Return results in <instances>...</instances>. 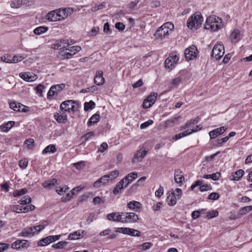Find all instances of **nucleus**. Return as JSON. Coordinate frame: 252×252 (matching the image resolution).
Here are the masks:
<instances>
[{
    "label": "nucleus",
    "instance_id": "8",
    "mask_svg": "<svg viewBox=\"0 0 252 252\" xmlns=\"http://www.w3.org/2000/svg\"><path fill=\"white\" fill-rule=\"evenodd\" d=\"M58 14V17L60 21L63 20L66 18L68 16L71 15L73 10L72 8H64L63 9H56Z\"/></svg>",
    "mask_w": 252,
    "mask_h": 252
},
{
    "label": "nucleus",
    "instance_id": "34",
    "mask_svg": "<svg viewBox=\"0 0 252 252\" xmlns=\"http://www.w3.org/2000/svg\"><path fill=\"white\" fill-rule=\"evenodd\" d=\"M15 124L14 121H9L6 124L2 125L0 126V129L4 132L8 131Z\"/></svg>",
    "mask_w": 252,
    "mask_h": 252
},
{
    "label": "nucleus",
    "instance_id": "27",
    "mask_svg": "<svg viewBox=\"0 0 252 252\" xmlns=\"http://www.w3.org/2000/svg\"><path fill=\"white\" fill-rule=\"evenodd\" d=\"M72 103H75V101L73 100H68L63 102L60 105V109L63 110L65 112H69L70 106Z\"/></svg>",
    "mask_w": 252,
    "mask_h": 252
},
{
    "label": "nucleus",
    "instance_id": "2",
    "mask_svg": "<svg viewBox=\"0 0 252 252\" xmlns=\"http://www.w3.org/2000/svg\"><path fill=\"white\" fill-rule=\"evenodd\" d=\"M222 27V21L217 16H209L206 19L205 28L213 31H217Z\"/></svg>",
    "mask_w": 252,
    "mask_h": 252
},
{
    "label": "nucleus",
    "instance_id": "35",
    "mask_svg": "<svg viewBox=\"0 0 252 252\" xmlns=\"http://www.w3.org/2000/svg\"><path fill=\"white\" fill-rule=\"evenodd\" d=\"M100 118V116L99 114H95L93 115L89 120L87 125L88 126H91L92 125L97 123Z\"/></svg>",
    "mask_w": 252,
    "mask_h": 252
},
{
    "label": "nucleus",
    "instance_id": "25",
    "mask_svg": "<svg viewBox=\"0 0 252 252\" xmlns=\"http://www.w3.org/2000/svg\"><path fill=\"white\" fill-rule=\"evenodd\" d=\"M167 203L170 206L174 205L177 202V198L175 197V194L172 191H169L167 193Z\"/></svg>",
    "mask_w": 252,
    "mask_h": 252
},
{
    "label": "nucleus",
    "instance_id": "18",
    "mask_svg": "<svg viewBox=\"0 0 252 252\" xmlns=\"http://www.w3.org/2000/svg\"><path fill=\"white\" fill-rule=\"evenodd\" d=\"M19 76L24 80L27 82H32L37 78L36 75L32 72L21 73L19 74Z\"/></svg>",
    "mask_w": 252,
    "mask_h": 252
},
{
    "label": "nucleus",
    "instance_id": "4",
    "mask_svg": "<svg viewBox=\"0 0 252 252\" xmlns=\"http://www.w3.org/2000/svg\"><path fill=\"white\" fill-rule=\"evenodd\" d=\"M197 123V121L195 120H190L188 121L185 125H183L180 129L183 130L187 128L185 131H187L189 133V135L192 133L193 132H196L201 129L202 127H200V126H195V124Z\"/></svg>",
    "mask_w": 252,
    "mask_h": 252
},
{
    "label": "nucleus",
    "instance_id": "43",
    "mask_svg": "<svg viewBox=\"0 0 252 252\" xmlns=\"http://www.w3.org/2000/svg\"><path fill=\"white\" fill-rule=\"evenodd\" d=\"M67 245V242L65 241H60L57 244L52 245V247L55 249H63Z\"/></svg>",
    "mask_w": 252,
    "mask_h": 252
},
{
    "label": "nucleus",
    "instance_id": "61",
    "mask_svg": "<svg viewBox=\"0 0 252 252\" xmlns=\"http://www.w3.org/2000/svg\"><path fill=\"white\" fill-rule=\"evenodd\" d=\"M25 58L24 57L14 56L11 59V63H17L21 62Z\"/></svg>",
    "mask_w": 252,
    "mask_h": 252
},
{
    "label": "nucleus",
    "instance_id": "44",
    "mask_svg": "<svg viewBox=\"0 0 252 252\" xmlns=\"http://www.w3.org/2000/svg\"><path fill=\"white\" fill-rule=\"evenodd\" d=\"M94 106L95 103L92 100H90L89 102H86L84 103V110L88 111V110L92 109Z\"/></svg>",
    "mask_w": 252,
    "mask_h": 252
},
{
    "label": "nucleus",
    "instance_id": "50",
    "mask_svg": "<svg viewBox=\"0 0 252 252\" xmlns=\"http://www.w3.org/2000/svg\"><path fill=\"white\" fill-rule=\"evenodd\" d=\"M181 79L180 77H177L173 79L171 82V88L177 87L181 83Z\"/></svg>",
    "mask_w": 252,
    "mask_h": 252
},
{
    "label": "nucleus",
    "instance_id": "57",
    "mask_svg": "<svg viewBox=\"0 0 252 252\" xmlns=\"http://www.w3.org/2000/svg\"><path fill=\"white\" fill-rule=\"evenodd\" d=\"M220 198V195L217 192H212L210 193L207 198L210 200H215L218 199Z\"/></svg>",
    "mask_w": 252,
    "mask_h": 252
},
{
    "label": "nucleus",
    "instance_id": "31",
    "mask_svg": "<svg viewBox=\"0 0 252 252\" xmlns=\"http://www.w3.org/2000/svg\"><path fill=\"white\" fill-rule=\"evenodd\" d=\"M57 180L56 179H52L51 180H47L42 184V186L44 188L50 189L54 186L57 183Z\"/></svg>",
    "mask_w": 252,
    "mask_h": 252
},
{
    "label": "nucleus",
    "instance_id": "41",
    "mask_svg": "<svg viewBox=\"0 0 252 252\" xmlns=\"http://www.w3.org/2000/svg\"><path fill=\"white\" fill-rule=\"evenodd\" d=\"M119 174V171L116 170L111 172L108 175H106L108 177L109 181H113L115 179H116Z\"/></svg>",
    "mask_w": 252,
    "mask_h": 252
},
{
    "label": "nucleus",
    "instance_id": "64",
    "mask_svg": "<svg viewBox=\"0 0 252 252\" xmlns=\"http://www.w3.org/2000/svg\"><path fill=\"white\" fill-rule=\"evenodd\" d=\"M152 244L150 242H146L140 245L141 249L143 250H146L150 249L152 246Z\"/></svg>",
    "mask_w": 252,
    "mask_h": 252
},
{
    "label": "nucleus",
    "instance_id": "32",
    "mask_svg": "<svg viewBox=\"0 0 252 252\" xmlns=\"http://www.w3.org/2000/svg\"><path fill=\"white\" fill-rule=\"evenodd\" d=\"M244 174V171L242 169H239L237 171L232 173V176L233 178L230 179L231 180L239 181Z\"/></svg>",
    "mask_w": 252,
    "mask_h": 252
},
{
    "label": "nucleus",
    "instance_id": "11",
    "mask_svg": "<svg viewBox=\"0 0 252 252\" xmlns=\"http://www.w3.org/2000/svg\"><path fill=\"white\" fill-rule=\"evenodd\" d=\"M197 49L195 46H191L185 51V58L188 60H193L196 58Z\"/></svg>",
    "mask_w": 252,
    "mask_h": 252
},
{
    "label": "nucleus",
    "instance_id": "13",
    "mask_svg": "<svg viewBox=\"0 0 252 252\" xmlns=\"http://www.w3.org/2000/svg\"><path fill=\"white\" fill-rule=\"evenodd\" d=\"M123 212H113L107 215V218L109 220L123 223Z\"/></svg>",
    "mask_w": 252,
    "mask_h": 252
},
{
    "label": "nucleus",
    "instance_id": "45",
    "mask_svg": "<svg viewBox=\"0 0 252 252\" xmlns=\"http://www.w3.org/2000/svg\"><path fill=\"white\" fill-rule=\"evenodd\" d=\"M27 192V189L26 188H23L20 190H16L13 192V195L14 197H18L25 194Z\"/></svg>",
    "mask_w": 252,
    "mask_h": 252
},
{
    "label": "nucleus",
    "instance_id": "22",
    "mask_svg": "<svg viewBox=\"0 0 252 252\" xmlns=\"http://www.w3.org/2000/svg\"><path fill=\"white\" fill-rule=\"evenodd\" d=\"M108 182L109 179L107 175L103 176L94 183V187L99 188L102 186L105 185Z\"/></svg>",
    "mask_w": 252,
    "mask_h": 252
},
{
    "label": "nucleus",
    "instance_id": "33",
    "mask_svg": "<svg viewBox=\"0 0 252 252\" xmlns=\"http://www.w3.org/2000/svg\"><path fill=\"white\" fill-rule=\"evenodd\" d=\"M21 235L23 237H27L32 236L34 234L32 227H30L24 229L22 231Z\"/></svg>",
    "mask_w": 252,
    "mask_h": 252
},
{
    "label": "nucleus",
    "instance_id": "6",
    "mask_svg": "<svg viewBox=\"0 0 252 252\" xmlns=\"http://www.w3.org/2000/svg\"><path fill=\"white\" fill-rule=\"evenodd\" d=\"M224 54V47L220 43L216 44L213 48L212 57L219 60Z\"/></svg>",
    "mask_w": 252,
    "mask_h": 252
},
{
    "label": "nucleus",
    "instance_id": "20",
    "mask_svg": "<svg viewBox=\"0 0 252 252\" xmlns=\"http://www.w3.org/2000/svg\"><path fill=\"white\" fill-rule=\"evenodd\" d=\"M103 71L98 70L96 72L95 76L94 78V83L98 86L103 84L105 79L103 77Z\"/></svg>",
    "mask_w": 252,
    "mask_h": 252
},
{
    "label": "nucleus",
    "instance_id": "59",
    "mask_svg": "<svg viewBox=\"0 0 252 252\" xmlns=\"http://www.w3.org/2000/svg\"><path fill=\"white\" fill-rule=\"evenodd\" d=\"M154 122L152 120H149L148 121L142 123L140 125V128L141 129H144L147 128L148 126H149L150 125H151L153 124Z\"/></svg>",
    "mask_w": 252,
    "mask_h": 252
},
{
    "label": "nucleus",
    "instance_id": "58",
    "mask_svg": "<svg viewBox=\"0 0 252 252\" xmlns=\"http://www.w3.org/2000/svg\"><path fill=\"white\" fill-rule=\"evenodd\" d=\"M93 202L94 204H100L101 203H104L105 200L102 199L99 196H96L93 199Z\"/></svg>",
    "mask_w": 252,
    "mask_h": 252
},
{
    "label": "nucleus",
    "instance_id": "21",
    "mask_svg": "<svg viewBox=\"0 0 252 252\" xmlns=\"http://www.w3.org/2000/svg\"><path fill=\"white\" fill-rule=\"evenodd\" d=\"M68 40L66 39H62L60 41H57L56 44L54 45V48L55 49L61 50L65 49L69 46Z\"/></svg>",
    "mask_w": 252,
    "mask_h": 252
},
{
    "label": "nucleus",
    "instance_id": "7",
    "mask_svg": "<svg viewBox=\"0 0 252 252\" xmlns=\"http://www.w3.org/2000/svg\"><path fill=\"white\" fill-rule=\"evenodd\" d=\"M123 223H133L136 222L139 220L137 215L133 212H123Z\"/></svg>",
    "mask_w": 252,
    "mask_h": 252
},
{
    "label": "nucleus",
    "instance_id": "1",
    "mask_svg": "<svg viewBox=\"0 0 252 252\" xmlns=\"http://www.w3.org/2000/svg\"><path fill=\"white\" fill-rule=\"evenodd\" d=\"M174 29V26L171 22H166L157 29L154 36L156 38L163 39L167 37Z\"/></svg>",
    "mask_w": 252,
    "mask_h": 252
},
{
    "label": "nucleus",
    "instance_id": "51",
    "mask_svg": "<svg viewBox=\"0 0 252 252\" xmlns=\"http://www.w3.org/2000/svg\"><path fill=\"white\" fill-rule=\"evenodd\" d=\"M22 0H17L11 1L10 5L12 8H18L22 5Z\"/></svg>",
    "mask_w": 252,
    "mask_h": 252
},
{
    "label": "nucleus",
    "instance_id": "5",
    "mask_svg": "<svg viewBox=\"0 0 252 252\" xmlns=\"http://www.w3.org/2000/svg\"><path fill=\"white\" fill-rule=\"evenodd\" d=\"M179 60L178 55L171 53L169 56L165 60L164 64L166 68L172 69L176 65Z\"/></svg>",
    "mask_w": 252,
    "mask_h": 252
},
{
    "label": "nucleus",
    "instance_id": "36",
    "mask_svg": "<svg viewBox=\"0 0 252 252\" xmlns=\"http://www.w3.org/2000/svg\"><path fill=\"white\" fill-rule=\"evenodd\" d=\"M57 151L56 148L54 145H49L47 146L42 151L43 154L51 153H54Z\"/></svg>",
    "mask_w": 252,
    "mask_h": 252
},
{
    "label": "nucleus",
    "instance_id": "12",
    "mask_svg": "<svg viewBox=\"0 0 252 252\" xmlns=\"http://www.w3.org/2000/svg\"><path fill=\"white\" fill-rule=\"evenodd\" d=\"M147 151L140 149L138 150L134 155L133 158L132 159V162L134 163L140 162L142 160L143 158L147 155Z\"/></svg>",
    "mask_w": 252,
    "mask_h": 252
},
{
    "label": "nucleus",
    "instance_id": "48",
    "mask_svg": "<svg viewBox=\"0 0 252 252\" xmlns=\"http://www.w3.org/2000/svg\"><path fill=\"white\" fill-rule=\"evenodd\" d=\"M10 209L12 212L17 213H23V209L18 205L10 206Z\"/></svg>",
    "mask_w": 252,
    "mask_h": 252
},
{
    "label": "nucleus",
    "instance_id": "53",
    "mask_svg": "<svg viewBox=\"0 0 252 252\" xmlns=\"http://www.w3.org/2000/svg\"><path fill=\"white\" fill-rule=\"evenodd\" d=\"M207 217L209 219H212L213 218L216 217L219 215V212L218 211L215 210H212L211 211L208 212L206 213Z\"/></svg>",
    "mask_w": 252,
    "mask_h": 252
},
{
    "label": "nucleus",
    "instance_id": "24",
    "mask_svg": "<svg viewBox=\"0 0 252 252\" xmlns=\"http://www.w3.org/2000/svg\"><path fill=\"white\" fill-rule=\"evenodd\" d=\"M229 38L232 42L237 43L241 39L240 31L238 29L234 30L230 35Z\"/></svg>",
    "mask_w": 252,
    "mask_h": 252
},
{
    "label": "nucleus",
    "instance_id": "23",
    "mask_svg": "<svg viewBox=\"0 0 252 252\" xmlns=\"http://www.w3.org/2000/svg\"><path fill=\"white\" fill-rule=\"evenodd\" d=\"M185 178L183 172L179 169H176L174 173V180L177 184H182Z\"/></svg>",
    "mask_w": 252,
    "mask_h": 252
},
{
    "label": "nucleus",
    "instance_id": "56",
    "mask_svg": "<svg viewBox=\"0 0 252 252\" xmlns=\"http://www.w3.org/2000/svg\"><path fill=\"white\" fill-rule=\"evenodd\" d=\"M28 164V161L25 158L21 159L19 162V165L22 169H25L27 167Z\"/></svg>",
    "mask_w": 252,
    "mask_h": 252
},
{
    "label": "nucleus",
    "instance_id": "38",
    "mask_svg": "<svg viewBox=\"0 0 252 252\" xmlns=\"http://www.w3.org/2000/svg\"><path fill=\"white\" fill-rule=\"evenodd\" d=\"M252 210V205L241 207L239 210V214L243 216Z\"/></svg>",
    "mask_w": 252,
    "mask_h": 252
},
{
    "label": "nucleus",
    "instance_id": "39",
    "mask_svg": "<svg viewBox=\"0 0 252 252\" xmlns=\"http://www.w3.org/2000/svg\"><path fill=\"white\" fill-rule=\"evenodd\" d=\"M228 141L227 137H223L217 139L214 143V145L216 147H220Z\"/></svg>",
    "mask_w": 252,
    "mask_h": 252
},
{
    "label": "nucleus",
    "instance_id": "26",
    "mask_svg": "<svg viewBox=\"0 0 252 252\" xmlns=\"http://www.w3.org/2000/svg\"><path fill=\"white\" fill-rule=\"evenodd\" d=\"M46 18L51 22L60 21L58 17L57 10H53L48 13L46 16Z\"/></svg>",
    "mask_w": 252,
    "mask_h": 252
},
{
    "label": "nucleus",
    "instance_id": "42",
    "mask_svg": "<svg viewBox=\"0 0 252 252\" xmlns=\"http://www.w3.org/2000/svg\"><path fill=\"white\" fill-rule=\"evenodd\" d=\"M32 199L28 196H25L21 200L18 201V203L22 205H27L31 202Z\"/></svg>",
    "mask_w": 252,
    "mask_h": 252
},
{
    "label": "nucleus",
    "instance_id": "30",
    "mask_svg": "<svg viewBox=\"0 0 252 252\" xmlns=\"http://www.w3.org/2000/svg\"><path fill=\"white\" fill-rule=\"evenodd\" d=\"M127 206L131 210H138L141 208L142 205L139 202L131 201L127 203Z\"/></svg>",
    "mask_w": 252,
    "mask_h": 252
},
{
    "label": "nucleus",
    "instance_id": "37",
    "mask_svg": "<svg viewBox=\"0 0 252 252\" xmlns=\"http://www.w3.org/2000/svg\"><path fill=\"white\" fill-rule=\"evenodd\" d=\"M48 29L47 27L40 26L35 28L33 32L37 35H40L45 33Z\"/></svg>",
    "mask_w": 252,
    "mask_h": 252
},
{
    "label": "nucleus",
    "instance_id": "9",
    "mask_svg": "<svg viewBox=\"0 0 252 252\" xmlns=\"http://www.w3.org/2000/svg\"><path fill=\"white\" fill-rule=\"evenodd\" d=\"M64 88L65 85L63 83L52 86L47 94V98H50L55 94L62 91Z\"/></svg>",
    "mask_w": 252,
    "mask_h": 252
},
{
    "label": "nucleus",
    "instance_id": "47",
    "mask_svg": "<svg viewBox=\"0 0 252 252\" xmlns=\"http://www.w3.org/2000/svg\"><path fill=\"white\" fill-rule=\"evenodd\" d=\"M157 97V94L156 93H151L148 97L146 98L147 99H148L151 104H154Z\"/></svg>",
    "mask_w": 252,
    "mask_h": 252
},
{
    "label": "nucleus",
    "instance_id": "3",
    "mask_svg": "<svg viewBox=\"0 0 252 252\" xmlns=\"http://www.w3.org/2000/svg\"><path fill=\"white\" fill-rule=\"evenodd\" d=\"M203 21V18L201 14L199 13H195L188 20L187 26L190 29H197L201 26Z\"/></svg>",
    "mask_w": 252,
    "mask_h": 252
},
{
    "label": "nucleus",
    "instance_id": "60",
    "mask_svg": "<svg viewBox=\"0 0 252 252\" xmlns=\"http://www.w3.org/2000/svg\"><path fill=\"white\" fill-rule=\"evenodd\" d=\"M84 162L82 161L73 163L74 167H75V168L77 169V170L82 169L84 166Z\"/></svg>",
    "mask_w": 252,
    "mask_h": 252
},
{
    "label": "nucleus",
    "instance_id": "29",
    "mask_svg": "<svg viewBox=\"0 0 252 252\" xmlns=\"http://www.w3.org/2000/svg\"><path fill=\"white\" fill-rule=\"evenodd\" d=\"M126 186H125V184L124 183V180H120L115 186L113 193L114 194H117L119 193V191L122 190L124 188H126Z\"/></svg>",
    "mask_w": 252,
    "mask_h": 252
},
{
    "label": "nucleus",
    "instance_id": "28",
    "mask_svg": "<svg viewBox=\"0 0 252 252\" xmlns=\"http://www.w3.org/2000/svg\"><path fill=\"white\" fill-rule=\"evenodd\" d=\"M86 234L84 230H78L70 233L68 237L69 240H73L79 238L80 236H82L83 234Z\"/></svg>",
    "mask_w": 252,
    "mask_h": 252
},
{
    "label": "nucleus",
    "instance_id": "55",
    "mask_svg": "<svg viewBox=\"0 0 252 252\" xmlns=\"http://www.w3.org/2000/svg\"><path fill=\"white\" fill-rule=\"evenodd\" d=\"M177 120H178L177 118L174 117V118H171V119L165 121L164 122L165 126L167 127L169 126L173 125L174 124V123L176 121H177Z\"/></svg>",
    "mask_w": 252,
    "mask_h": 252
},
{
    "label": "nucleus",
    "instance_id": "14",
    "mask_svg": "<svg viewBox=\"0 0 252 252\" xmlns=\"http://www.w3.org/2000/svg\"><path fill=\"white\" fill-rule=\"evenodd\" d=\"M9 107L11 109L16 111H22L26 112L29 111V107H27L20 103L13 101L10 102Z\"/></svg>",
    "mask_w": 252,
    "mask_h": 252
},
{
    "label": "nucleus",
    "instance_id": "63",
    "mask_svg": "<svg viewBox=\"0 0 252 252\" xmlns=\"http://www.w3.org/2000/svg\"><path fill=\"white\" fill-rule=\"evenodd\" d=\"M1 60L6 63H11V56L9 55L2 56L1 57Z\"/></svg>",
    "mask_w": 252,
    "mask_h": 252
},
{
    "label": "nucleus",
    "instance_id": "10",
    "mask_svg": "<svg viewBox=\"0 0 252 252\" xmlns=\"http://www.w3.org/2000/svg\"><path fill=\"white\" fill-rule=\"evenodd\" d=\"M29 247V242L26 240H17L11 244V247L16 250L27 248Z\"/></svg>",
    "mask_w": 252,
    "mask_h": 252
},
{
    "label": "nucleus",
    "instance_id": "54",
    "mask_svg": "<svg viewBox=\"0 0 252 252\" xmlns=\"http://www.w3.org/2000/svg\"><path fill=\"white\" fill-rule=\"evenodd\" d=\"M48 239H49L47 238V237L42 239L41 240L38 241L37 243L38 246L40 247H43L50 244Z\"/></svg>",
    "mask_w": 252,
    "mask_h": 252
},
{
    "label": "nucleus",
    "instance_id": "17",
    "mask_svg": "<svg viewBox=\"0 0 252 252\" xmlns=\"http://www.w3.org/2000/svg\"><path fill=\"white\" fill-rule=\"evenodd\" d=\"M138 176V173L136 172H133L128 174L125 176L122 180H124V183L125 186L127 187L133 181L135 180Z\"/></svg>",
    "mask_w": 252,
    "mask_h": 252
},
{
    "label": "nucleus",
    "instance_id": "52",
    "mask_svg": "<svg viewBox=\"0 0 252 252\" xmlns=\"http://www.w3.org/2000/svg\"><path fill=\"white\" fill-rule=\"evenodd\" d=\"M189 133H188L187 131H183L182 132H181L180 133L177 134L173 136V139L174 140H177L179 139H181L182 137H184L186 136L189 135Z\"/></svg>",
    "mask_w": 252,
    "mask_h": 252
},
{
    "label": "nucleus",
    "instance_id": "15",
    "mask_svg": "<svg viewBox=\"0 0 252 252\" xmlns=\"http://www.w3.org/2000/svg\"><path fill=\"white\" fill-rule=\"evenodd\" d=\"M54 117L59 123H64L67 118L66 112L62 109H61L60 111L56 112L54 114Z\"/></svg>",
    "mask_w": 252,
    "mask_h": 252
},
{
    "label": "nucleus",
    "instance_id": "62",
    "mask_svg": "<svg viewBox=\"0 0 252 252\" xmlns=\"http://www.w3.org/2000/svg\"><path fill=\"white\" fill-rule=\"evenodd\" d=\"M94 133L93 131L89 132L87 133L86 134H85V135H84L82 136V138L84 139V140L85 141H87L89 139H90L92 137L94 136Z\"/></svg>",
    "mask_w": 252,
    "mask_h": 252
},
{
    "label": "nucleus",
    "instance_id": "16",
    "mask_svg": "<svg viewBox=\"0 0 252 252\" xmlns=\"http://www.w3.org/2000/svg\"><path fill=\"white\" fill-rule=\"evenodd\" d=\"M227 128V127L223 126L211 130L209 133L210 139H214L217 136L222 134L226 131Z\"/></svg>",
    "mask_w": 252,
    "mask_h": 252
},
{
    "label": "nucleus",
    "instance_id": "40",
    "mask_svg": "<svg viewBox=\"0 0 252 252\" xmlns=\"http://www.w3.org/2000/svg\"><path fill=\"white\" fill-rule=\"evenodd\" d=\"M81 50V47L79 46H73L71 47H68L66 48V50H68L71 53H72V54L74 55L77 52H79Z\"/></svg>",
    "mask_w": 252,
    "mask_h": 252
},
{
    "label": "nucleus",
    "instance_id": "46",
    "mask_svg": "<svg viewBox=\"0 0 252 252\" xmlns=\"http://www.w3.org/2000/svg\"><path fill=\"white\" fill-rule=\"evenodd\" d=\"M68 188L67 186L63 185L56 188V191L58 194L61 195L63 192H65L68 189Z\"/></svg>",
    "mask_w": 252,
    "mask_h": 252
},
{
    "label": "nucleus",
    "instance_id": "49",
    "mask_svg": "<svg viewBox=\"0 0 252 252\" xmlns=\"http://www.w3.org/2000/svg\"><path fill=\"white\" fill-rule=\"evenodd\" d=\"M86 187V185L85 184H82V185H81L78 187H76L75 188H74L72 190H71V194H72V195H75L76 193L79 192L80 191H81L82 189H83L85 187Z\"/></svg>",
    "mask_w": 252,
    "mask_h": 252
},
{
    "label": "nucleus",
    "instance_id": "19",
    "mask_svg": "<svg viewBox=\"0 0 252 252\" xmlns=\"http://www.w3.org/2000/svg\"><path fill=\"white\" fill-rule=\"evenodd\" d=\"M121 232L124 234H127L131 236L139 237L141 235V232L139 231L128 227L123 228Z\"/></svg>",
    "mask_w": 252,
    "mask_h": 252
}]
</instances>
